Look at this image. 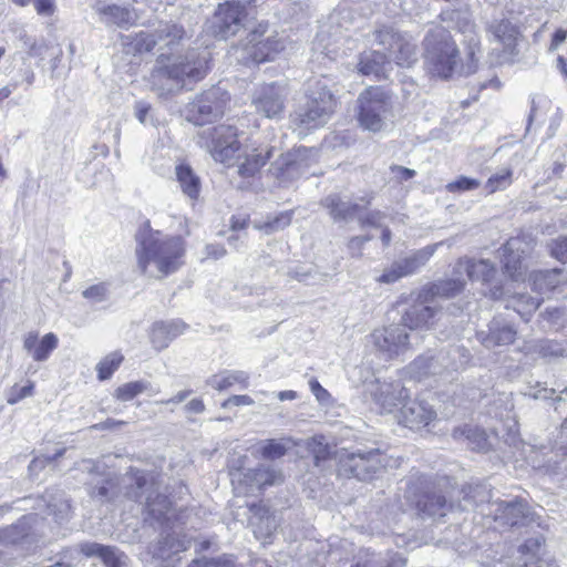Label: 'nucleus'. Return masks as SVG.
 <instances>
[{
  "mask_svg": "<svg viewBox=\"0 0 567 567\" xmlns=\"http://www.w3.org/2000/svg\"><path fill=\"white\" fill-rule=\"evenodd\" d=\"M186 39L183 25L175 22H162L154 32H140L135 38V49L151 52L156 47L161 54L151 72L153 90L164 95L185 86L186 80L199 81L208 71L209 53L204 50H188L184 55L174 56L164 52L174 50Z\"/></svg>",
  "mask_w": 567,
  "mask_h": 567,
  "instance_id": "nucleus-1",
  "label": "nucleus"
},
{
  "mask_svg": "<svg viewBox=\"0 0 567 567\" xmlns=\"http://www.w3.org/2000/svg\"><path fill=\"white\" fill-rule=\"evenodd\" d=\"M136 239L137 262L143 274L162 278L182 266L184 244L181 237H162L158 231L143 229Z\"/></svg>",
  "mask_w": 567,
  "mask_h": 567,
  "instance_id": "nucleus-2",
  "label": "nucleus"
},
{
  "mask_svg": "<svg viewBox=\"0 0 567 567\" xmlns=\"http://www.w3.org/2000/svg\"><path fill=\"white\" fill-rule=\"evenodd\" d=\"M125 496L142 506L145 523L165 529L174 528L175 509L166 495L161 494L151 474L131 468L124 476Z\"/></svg>",
  "mask_w": 567,
  "mask_h": 567,
  "instance_id": "nucleus-3",
  "label": "nucleus"
},
{
  "mask_svg": "<svg viewBox=\"0 0 567 567\" xmlns=\"http://www.w3.org/2000/svg\"><path fill=\"white\" fill-rule=\"evenodd\" d=\"M424 60L427 71L442 79H449L458 63V49L450 32L435 25L430 29L423 41Z\"/></svg>",
  "mask_w": 567,
  "mask_h": 567,
  "instance_id": "nucleus-4",
  "label": "nucleus"
},
{
  "mask_svg": "<svg viewBox=\"0 0 567 567\" xmlns=\"http://www.w3.org/2000/svg\"><path fill=\"white\" fill-rule=\"evenodd\" d=\"M305 107L292 115L291 122L299 128L312 130L324 125L336 107V99L329 91L326 81L310 80L307 89Z\"/></svg>",
  "mask_w": 567,
  "mask_h": 567,
  "instance_id": "nucleus-5",
  "label": "nucleus"
},
{
  "mask_svg": "<svg viewBox=\"0 0 567 567\" xmlns=\"http://www.w3.org/2000/svg\"><path fill=\"white\" fill-rule=\"evenodd\" d=\"M357 104L360 127L373 133L386 128L393 109L391 95L386 91L380 86H370L359 94Z\"/></svg>",
  "mask_w": 567,
  "mask_h": 567,
  "instance_id": "nucleus-6",
  "label": "nucleus"
},
{
  "mask_svg": "<svg viewBox=\"0 0 567 567\" xmlns=\"http://www.w3.org/2000/svg\"><path fill=\"white\" fill-rule=\"evenodd\" d=\"M339 474L355 477L359 481H369L378 475L388 464L385 454L379 449H357L342 451L338 456Z\"/></svg>",
  "mask_w": 567,
  "mask_h": 567,
  "instance_id": "nucleus-7",
  "label": "nucleus"
},
{
  "mask_svg": "<svg viewBox=\"0 0 567 567\" xmlns=\"http://www.w3.org/2000/svg\"><path fill=\"white\" fill-rule=\"evenodd\" d=\"M247 0H228L219 3L207 22V32L215 38L227 40L247 25Z\"/></svg>",
  "mask_w": 567,
  "mask_h": 567,
  "instance_id": "nucleus-8",
  "label": "nucleus"
},
{
  "mask_svg": "<svg viewBox=\"0 0 567 567\" xmlns=\"http://www.w3.org/2000/svg\"><path fill=\"white\" fill-rule=\"evenodd\" d=\"M229 100L224 89L213 86L187 105V118L196 125L209 123L224 114Z\"/></svg>",
  "mask_w": 567,
  "mask_h": 567,
  "instance_id": "nucleus-9",
  "label": "nucleus"
},
{
  "mask_svg": "<svg viewBox=\"0 0 567 567\" xmlns=\"http://www.w3.org/2000/svg\"><path fill=\"white\" fill-rule=\"evenodd\" d=\"M268 23H259L247 37L245 51L254 63L272 60L285 49V40L276 32L268 33Z\"/></svg>",
  "mask_w": 567,
  "mask_h": 567,
  "instance_id": "nucleus-10",
  "label": "nucleus"
},
{
  "mask_svg": "<svg viewBox=\"0 0 567 567\" xmlns=\"http://www.w3.org/2000/svg\"><path fill=\"white\" fill-rule=\"evenodd\" d=\"M373 35L379 45L390 51L398 65L410 68L416 62V44L410 38L395 32L391 27H382Z\"/></svg>",
  "mask_w": 567,
  "mask_h": 567,
  "instance_id": "nucleus-11",
  "label": "nucleus"
},
{
  "mask_svg": "<svg viewBox=\"0 0 567 567\" xmlns=\"http://www.w3.org/2000/svg\"><path fill=\"white\" fill-rule=\"evenodd\" d=\"M371 343L385 360H392L410 349L409 334L402 324L377 329L370 334Z\"/></svg>",
  "mask_w": 567,
  "mask_h": 567,
  "instance_id": "nucleus-12",
  "label": "nucleus"
},
{
  "mask_svg": "<svg viewBox=\"0 0 567 567\" xmlns=\"http://www.w3.org/2000/svg\"><path fill=\"white\" fill-rule=\"evenodd\" d=\"M456 369L457 365L451 360V352L441 350L436 353L427 352L419 355L406 367V372L412 379L421 381Z\"/></svg>",
  "mask_w": 567,
  "mask_h": 567,
  "instance_id": "nucleus-13",
  "label": "nucleus"
},
{
  "mask_svg": "<svg viewBox=\"0 0 567 567\" xmlns=\"http://www.w3.org/2000/svg\"><path fill=\"white\" fill-rule=\"evenodd\" d=\"M287 92L284 85L270 83L261 85L252 96V105L258 114L267 118H280L285 112Z\"/></svg>",
  "mask_w": 567,
  "mask_h": 567,
  "instance_id": "nucleus-14",
  "label": "nucleus"
},
{
  "mask_svg": "<svg viewBox=\"0 0 567 567\" xmlns=\"http://www.w3.org/2000/svg\"><path fill=\"white\" fill-rule=\"evenodd\" d=\"M210 154L215 161L229 164L240 151L238 130L231 125H218L210 133Z\"/></svg>",
  "mask_w": 567,
  "mask_h": 567,
  "instance_id": "nucleus-15",
  "label": "nucleus"
},
{
  "mask_svg": "<svg viewBox=\"0 0 567 567\" xmlns=\"http://www.w3.org/2000/svg\"><path fill=\"white\" fill-rule=\"evenodd\" d=\"M460 269H464L467 276L472 280H481L483 284L488 286L485 290V295L492 299H501L505 297L506 292L503 285L495 280L496 269L493 264L488 260H467L465 264L460 262L457 265Z\"/></svg>",
  "mask_w": 567,
  "mask_h": 567,
  "instance_id": "nucleus-16",
  "label": "nucleus"
},
{
  "mask_svg": "<svg viewBox=\"0 0 567 567\" xmlns=\"http://www.w3.org/2000/svg\"><path fill=\"white\" fill-rule=\"evenodd\" d=\"M488 515L507 526L525 525L534 519L528 505L522 501L495 502L488 506Z\"/></svg>",
  "mask_w": 567,
  "mask_h": 567,
  "instance_id": "nucleus-17",
  "label": "nucleus"
},
{
  "mask_svg": "<svg viewBox=\"0 0 567 567\" xmlns=\"http://www.w3.org/2000/svg\"><path fill=\"white\" fill-rule=\"evenodd\" d=\"M373 402L381 413L393 412L409 398V392L401 381L377 382L370 390Z\"/></svg>",
  "mask_w": 567,
  "mask_h": 567,
  "instance_id": "nucleus-18",
  "label": "nucleus"
},
{
  "mask_svg": "<svg viewBox=\"0 0 567 567\" xmlns=\"http://www.w3.org/2000/svg\"><path fill=\"white\" fill-rule=\"evenodd\" d=\"M429 301L419 295L416 302L403 313L401 324L410 330L431 329L440 319L442 311L436 307L426 305Z\"/></svg>",
  "mask_w": 567,
  "mask_h": 567,
  "instance_id": "nucleus-19",
  "label": "nucleus"
},
{
  "mask_svg": "<svg viewBox=\"0 0 567 567\" xmlns=\"http://www.w3.org/2000/svg\"><path fill=\"white\" fill-rule=\"evenodd\" d=\"M436 417L433 408L423 400H410L400 410L399 422L411 430H420Z\"/></svg>",
  "mask_w": 567,
  "mask_h": 567,
  "instance_id": "nucleus-20",
  "label": "nucleus"
},
{
  "mask_svg": "<svg viewBox=\"0 0 567 567\" xmlns=\"http://www.w3.org/2000/svg\"><path fill=\"white\" fill-rule=\"evenodd\" d=\"M516 336L515 327L502 318H494L487 330L476 333L477 340L487 349L512 344Z\"/></svg>",
  "mask_w": 567,
  "mask_h": 567,
  "instance_id": "nucleus-21",
  "label": "nucleus"
},
{
  "mask_svg": "<svg viewBox=\"0 0 567 567\" xmlns=\"http://www.w3.org/2000/svg\"><path fill=\"white\" fill-rule=\"evenodd\" d=\"M320 205L328 212L334 223H348L355 218L361 205L352 203L339 193H331L320 200Z\"/></svg>",
  "mask_w": 567,
  "mask_h": 567,
  "instance_id": "nucleus-22",
  "label": "nucleus"
},
{
  "mask_svg": "<svg viewBox=\"0 0 567 567\" xmlns=\"http://www.w3.org/2000/svg\"><path fill=\"white\" fill-rule=\"evenodd\" d=\"M190 547V539L176 530L163 532L161 538L148 546V551L154 558L166 560L173 555Z\"/></svg>",
  "mask_w": 567,
  "mask_h": 567,
  "instance_id": "nucleus-23",
  "label": "nucleus"
},
{
  "mask_svg": "<svg viewBox=\"0 0 567 567\" xmlns=\"http://www.w3.org/2000/svg\"><path fill=\"white\" fill-rule=\"evenodd\" d=\"M451 19L456 22L457 30L461 33H463L468 41V55L471 62L466 66H462V72L467 75L475 71L477 62L475 53L476 51H480V42L478 39L476 38L475 24L472 20L471 14L466 12H453Z\"/></svg>",
  "mask_w": 567,
  "mask_h": 567,
  "instance_id": "nucleus-24",
  "label": "nucleus"
},
{
  "mask_svg": "<svg viewBox=\"0 0 567 567\" xmlns=\"http://www.w3.org/2000/svg\"><path fill=\"white\" fill-rule=\"evenodd\" d=\"M520 246L522 240L519 238H511L501 248L504 271L513 281L525 279L522 266V254L524 251L520 250Z\"/></svg>",
  "mask_w": 567,
  "mask_h": 567,
  "instance_id": "nucleus-25",
  "label": "nucleus"
},
{
  "mask_svg": "<svg viewBox=\"0 0 567 567\" xmlns=\"http://www.w3.org/2000/svg\"><path fill=\"white\" fill-rule=\"evenodd\" d=\"M59 343L58 337L53 332L44 334L39 339L38 332H29L23 339V349L34 361H47Z\"/></svg>",
  "mask_w": 567,
  "mask_h": 567,
  "instance_id": "nucleus-26",
  "label": "nucleus"
},
{
  "mask_svg": "<svg viewBox=\"0 0 567 567\" xmlns=\"http://www.w3.org/2000/svg\"><path fill=\"white\" fill-rule=\"evenodd\" d=\"M275 152L276 147L268 145H260L250 152H246L243 161L238 164V174L241 177L255 176L267 161L274 158Z\"/></svg>",
  "mask_w": 567,
  "mask_h": 567,
  "instance_id": "nucleus-27",
  "label": "nucleus"
},
{
  "mask_svg": "<svg viewBox=\"0 0 567 567\" xmlns=\"http://www.w3.org/2000/svg\"><path fill=\"white\" fill-rule=\"evenodd\" d=\"M528 281L532 289L540 295L554 291L561 285L567 284L564 269L554 268L550 270H535L529 274Z\"/></svg>",
  "mask_w": 567,
  "mask_h": 567,
  "instance_id": "nucleus-28",
  "label": "nucleus"
},
{
  "mask_svg": "<svg viewBox=\"0 0 567 567\" xmlns=\"http://www.w3.org/2000/svg\"><path fill=\"white\" fill-rule=\"evenodd\" d=\"M390 66L389 58L380 51H367L360 54L358 70L363 75H372L378 80L386 79Z\"/></svg>",
  "mask_w": 567,
  "mask_h": 567,
  "instance_id": "nucleus-29",
  "label": "nucleus"
},
{
  "mask_svg": "<svg viewBox=\"0 0 567 567\" xmlns=\"http://www.w3.org/2000/svg\"><path fill=\"white\" fill-rule=\"evenodd\" d=\"M492 40L502 44L508 55L515 54L518 30L508 20H495L487 25Z\"/></svg>",
  "mask_w": 567,
  "mask_h": 567,
  "instance_id": "nucleus-30",
  "label": "nucleus"
},
{
  "mask_svg": "<svg viewBox=\"0 0 567 567\" xmlns=\"http://www.w3.org/2000/svg\"><path fill=\"white\" fill-rule=\"evenodd\" d=\"M276 159L270 163L269 173L278 181L279 185L287 184L299 174V164L292 154H284L276 148Z\"/></svg>",
  "mask_w": 567,
  "mask_h": 567,
  "instance_id": "nucleus-31",
  "label": "nucleus"
},
{
  "mask_svg": "<svg viewBox=\"0 0 567 567\" xmlns=\"http://www.w3.org/2000/svg\"><path fill=\"white\" fill-rule=\"evenodd\" d=\"M82 553L89 557L101 558L106 567H126L127 556L112 546L89 543L82 546Z\"/></svg>",
  "mask_w": 567,
  "mask_h": 567,
  "instance_id": "nucleus-32",
  "label": "nucleus"
},
{
  "mask_svg": "<svg viewBox=\"0 0 567 567\" xmlns=\"http://www.w3.org/2000/svg\"><path fill=\"white\" fill-rule=\"evenodd\" d=\"M185 329L186 324L181 320L158 321L153 324L151 340L155 348L164 349Z\"/></svg>",
  "mask_w": 567,
  "mask_h": 567,
  "instance_id": "nucleus-33",
  "label": "nucleus"
},
{
  "mask_svg": "<svg viewBox=\"0 0 567 567\" xmlns=\"http://www.w3.org/2000/svg\"><path fill=\"white\" fill-rule=\"evenodd\" d=\"M543 545L542 536L529 538L520 545L518 548L523 558L520 567H558L554 559H544L538 556Z\"/></svg>",
  "mask_w": 567,
  "mask_h": 567,
  "instance_id": "nucleus-34",
  "label": "nucleus"
},
{
  "mask_svg": "<svg viewBox=\"0 0 567 567\" xmlns=\"http://www.w3.org/2000/svg\"><path fill=\"white\" fill-rule=\"evenodd\" d=\"M96 13L101 17V20L106 24H115L120 28H128L134 23V13L125 8L116 4L99 6L96 7Z\"/></svg>",
  "mask_w": 567,
  "mask_h": 567,
  "instance_id": "nucleus-35",
  "label": "nucleus"
},
{
  "mask_svg": "<svg viewBox=\"0 0 567 567\" xmlns=\"http://www.w3.org/2000/svg\"><path fill=\"white\" fill-rule=\"evenodd\" d=\"M465 282L460 278L441 280L420 291L421 298L430 300L434 297L451 298L458 295L464 289Z\"/></svg>",
  "mask_w": 567,
  "mask_h": 567,
  "instance_id": "nucleus-36",
  "label": "nucleus"
},
{
  "mask_svg": "<svg viewBox=\"0 0 567 567\" xmlns=\"http://www.w3.org/2000/svg\"><path fill=\"white\" fill-rule=\"evenodd\" d=\"M177 182L182 192L192 200H196L200 194V178L187 164H179L175 168Z\"/></svg>",
  "mask_w": 567,
  "mask_h": 567,
  "instance_id": "nucleus-37",
  "label": "nucleus"
},
{
  "mask_svg": "<svg viewBox=\"0 0 567 567\" xmlns=\"http://www.w3.org/2000/svg\"><path fill=\"white\" fill-rule=\"evenodd\" d=\"M248 379V374L244 371L225 370L212 375L207 380V384L217 391H225L236 384H239L240 389H247Z\"/></svg>",
  "mask_w": 567,
  "mask_h": 567,
  "instance_id": "nucleus-38",
  "label": "nucleus"
},
{
  "mask_svg": "<svg viewBox=\"0 0 567 567\" xmlns=\"http://www.w3.org/2000/svg\"><path fill=\"white\" fill-rule=\"evenodd\" d=\"M545 456L544 465L547 471L559 473L567 470V440L563 435L555 441L548 449V452H543Z\"/></svg>",
  "mask_w": 567,
  "mask_h": 567,
  "instance_id": "nucleus-39",
  "label": "nucleus"
},
{
  "mask_svg": "<svg viewBox=\"0 0 567 567\" xmlns=\"http://www.w3.org/2000/svg\"><path fill=\"white\" fill-rule=\"evenodd\" d=\"M442 244L443 243L440 241L427 245L419 250L413 251L405 258L400 259L406 277L417 272L422 267H424Z\"/></svg>",
  "mask_w": 567,
  "mask_h": 567,
  "instance_id": "nucleus-40",
  "label": "nucleus"
},
{
  "mask_svg": "<svg viewBox=\"0 0 567 567\" xmlns=\"http://www.w3.org/2000/svg\"><path fill=\"white\" fill-rule=\"evenodd\" d=\"M416 506L420 513L430 517H444L453 508V504H447L444 496L435 493L424 494Z\"/></svg>",
  "mask_w": 567,
  "mask_h": 567,
  "instance_id": "nucleus-41",
  "label": "nucleus"
},
{
  "mask_svg": "<svg viewBox=\"0 0 567 567\" xmlns=\"http://www.w3.org/2000/svg\"><path fill=\"white\" fill-rule=\"evenodd\" d=\"M455 440L464 439L473 451H486L488 449V440L484 430L476 426L464 425L453 431Z\"/></svg>",
  "mask_w": 567,
  "mask_h": 567,
  "instance_id": "nucleus-42",
  "label": "nucleus"
},
{
  "mask_svg": "<svg viewBox=\"0 0 567 567\" xmlns=\"http://www.w3.org/2000/svg\"><path fill=\"white\" fill-rule=\"evenodd\" d=\"M45 506L48 515L54 517L56 522L63 520L66 518L70 512V503L64 498L63 493H58L56 495L45 494L40 498V504L37 508H41Z\"/></svg>",
  "mask_w": 567,
  "mask_h": 567,
  "instance_id": "nucleus-43",
  "label": "nucleus"
},
{
  "mask_svg": "<svg viewBox=\"0 0 567 567\" xmlns=\"http://www.w3.org/2000/svg\"><path fill=\"white\" fill-rule=\"evenodd\" d=\"M248 477L259 487L277 485L284 482L282 473L268 465H259L251 470Z\"/></svg>",
  "mask_w": 567,
  "mask_h": 567,
  "instance_id": "nucleus-44",
  "label": "nucleus"
},
{
  "mask_svg": "<svg viewBox=\"0 0 567 567\" xmlns=\"http://www.w3.org/2000/svg\"><path fill=\"white\" fill-rule=\"evenodd\" d=\"M542 299L530 297L525 293L515 295L511 298L507 308H513L525 321L538 309Z\"/></svg>",
  "mask_w": 567,
  "mask_h": 567,
  "instance_id": "nucleus-45",
  "label": "nucleus"
},
{
  "mask_svg": "<svg viewBox=\"0 0 567 567\" xmlns=\"http://www.w3.org/2000/svg\"><path fill=\"white\" fill-rule=\"evenodd\" d=\"M370 567H406V559L399 553H371Z\"/></svg>",
  "mask_w": 567,
  "mask_h": 567,
  "instance_id": "nucleus-46",
  "label": "nucleus"
},
{
  "mask_svg": "<svg viewBox=\"0 0 567 567\" xmlns=\"http://www.w3.org/2000/svg\"><path fill=\"white\" fill-rule=\"evenodd\" d=\"M150 388H151V383L145 380L127 382V383L120 385L115 390L114 398L116 400L123 401V402L131 401L135 396L147 391Z\"/></svg>",
  "mask_w": 567,
  "mask_h": 567,
  "instance_id": "nucleus-47",
  "label": "nucleus"
},
{
  "mask_svg": "<svg viewBox=\"0 0 567 567\" xmlns=\"http://www.w3.org/2000/svg\"><path fill=\"white\" fill-rule=\"evenodd\" d=\"M124 357L115 351L104 357L96 365L97 378L101 381L107 380L118 369Z\"/></svg>",
  "mask_w": 567,
  "mask_h": 567,
  "instance_id": "nucleus-48",
  "label": "nucleus"
},
{
  "mask_svg": "<svg viewBox=\"0 0 567 567\" xmlns=\"http://www.w3.org/2000/svg\"><path fill=\"white\" fill-rule=\"evenodd\" d=\"M290 442V439H284L281 441L266 440L260 447V454L267 460L280 458L287 453L289 449L288 443Z\"/></svg>",
  "mask_w": 567,
  "mask_h": 567,
  "instance_id": "nucleus-49",
  "label": "nucleus"
},
{
  "mask_svg": "<svg viewBox=\"0 0 567 567\" xmlns=\"http://www.w3.org/2000/svg\"><path fill=\"white\" fill-rule=\"evenodd\" d=\"M290 223L291 215L289 213H281L277 216L268 217L262 224H256V228L269 235L285 229Z\"/></svg>",
  "mask_w": 567,
  "mask_h": 567,
  "instance_id": "nucleus-50",
  "label": "nucleus"
},
{
  "mask_svg": "<svg viewBox=\"0 0 567 567\" xmlns=\"http://www.w3.org/2000/svg\"><path fill=\"white\" fill-rule=\"evenodd\" d=\"M308 450L312 453L316 465L319 466L321 461H326L331 455V446L324 442L323 436H315L307 443Z\"/></svg>",
  "mask_w": 567,
  "mask_h": 567,
  "instance_id": "nucleus-51",
  "label": "nucleus"
},
{
  "mask_svg": "<svg viewBox=\"0 0 567 567\" xmlns=\"http://www.w3.org/2000/svg\"><path fill=\"white\" fill-rule=\"evenodd\" d=\"M406 277L400 260L394 261L390 267L385 268L377 281L380 284H394L401 278Z\"/></svg>",
  "mask_w": 567,
  "mask_h": 567,
  "instance_id": "nucleus-52",
  "label": "nucleus"
},
{
  "mask_svg": "<svg viewBox=\"0 0 567 567\" xmlns=\"http://www.w3.org/2000/svg\"><path fill=\"white\" fill-rule=\"evenodd\" d=\"M82 296L93 303L103 302L109 297V287L105 282H100L83 290Z\"/></svg>",
  "mask_w": 567,
  "mask_h": 567,
  "instance_id": "nucleus-53",
  "label": "nucleus"
},
{
  "mask_svg": "<svg viewBox=\"0 0 567 567\" xmlns=\"http://www.w3.org/2000/svg\"><path fill=\"white\" fill-rule=\"evenodd\" d=\"M511 176L512 172L509 169H504L501 173L491 176L485 187L488 193H495L498 189H503L511 184Z\"/></svg>",
  "mask_w": 567,
  "mask_h": 567,
  "instance_id": "nucleus-54",
  "label": "nucleus"
},
{
  "mask_svg": "<svg viewBox=\"0 0 567 567\" xmlns=\"http://www.w3.org/2000/svg\"><path fill=\"white\" fill-rule=\"evenodd\" d=\"M547 246L551 257L560 262H567V237L559 236L548 243Z\"/></svg>",
  "mask_w": 567,
  "mask_h": 567,
  "instance_id": "nucleus-55",
  "label": "nucleus"
},
{
  "mask_svg": "<svg viewBox=\"0 0 567 567\" xmlns=\"http://www.w3.org/2000/svg\"><path fill=\"white\" fill-rule=\"evenodd\" d=\"M33 383L29 382L27 385L19 386L18 384H14L7 395V402L8 404H17L21 400L31 396L33 394Z\"/></svg>",
  "mask_w": 567,
  "mask_h": 567,
  "instance_id": "nucleus-56",
  "label": "nucleus"
},
{
  "mask_svg": "<svg viewBox=\"0 0 567 567\" xmlns=\"http://www.w3.org/2000/svg\"><path fill=\"white\" fill-rule=\"evenodd\" d=\"M363 207L361 206V209L359 214L355 216V218L359 220L360 225L362 227L364 226H372V227H380L381 220L384 217V214L380 210H371L365 214H363Z\"/></svg>",
  "mask_w": 567,
  "mask_h": 567,
  "instance_id": "nucleus-57",
  "label": "nucleus"
},
{
  "mask_svg": "<svg viewBox=\"0 0 567 567\" xmlns=\"http://www.w3.org/2000/svg\"><path fill=\"white\" fill-rule=\"evenodd\" d=\"M480 186V182L475 178H470L466 176H461L455 182L449 183L446 185V189L451 193L453 192H465L472 190Z\"/></svg>",
  "mask_w": 567,
  "mask_h": 567,
  "instance_id": "nucleus-58",
  "label": "nucleus"
},
{
  "mask_svg": "<svg viewBox=\"0 0 567 567\" xmlns=\"http://www.w3.org/2000/svg\"><path fill=\"white\" fill-rule=\"evenodd\" d=\"M259 523L252 522V525H255V534L260 535L262 537H268L272 534V532L276 529V520L274 517L267 515V516H260Z\"/></svg>",
  "mask_w": 567,
  "mask_h": 567,
  "instance_id": "nucleus-59",
  "label": "nucleus"
},
{
  "mask_svg": "<svg viewBox=\"0 0 567 567\" xmlns=\"http://www.w3.org/2000/svg\"><path fill=\"white\" fill-rule=\"evenodd\" d=\"M33 6L38 14L50 17L55 11L54 0H33Z\"/></svg>",
  "mask_w": 567,
  "mask_h": 567,
  "instance_id": "nucleus-60",
  "label": "nucleus"
},
{
  "mask_svg": "<svg viewBox=\"0 0 567 567\" xmlns=\"http://www.w3.org/2000/svg\"><path fill=\"white\" fill-rule=\"evenodd\" d=\"M254 403L255 401L249 395H233L221 403V408L228 409L230 406L252 405Z\"/></svg>",
  "mask_w": 567,
  "mask_h": 567,
  "instance_id": "nucleus-61",
  "label": "nucleus"
},
{
  "mask_svg": "<svg viewBox=\"0 0 567 567\" xmlns=\"http://www.w3.org/2000/svg\"><path fill=\"white\" fill-rule=\"evenodd\" d=\"M205 567H235L231 555H223L212 559H203Z\"/></svg>",
  "mask_w": 567,
  "mask_h": 567,
  "instance_id": "nucleus-62",
  "label": "nucleus"
},
{
  "mask_svg": "<svg viewBox=\"0 0 567 567\" xmlns=\"http://www.w3.org/2000/svg\"><path fill=\"white\" fill-rule=\"evenodd\" d=\"M371 240L370 236H354L348 243V248L352 256H360L361 249L365 243Z\"/></svg>",
  "mask_w": 567,
  "mask_h": 567,
  "instance_id": "nucleus-63",
  "label": "nucleus"
},
{
  "mask_svg": "<svg viewBox=\"0 0 567 567\" xmlns=\"http://www.w3.org/2000/svg\"><path fill=\"white\" fill-rule=\"evenodd\" d=\"M309 385L311 392L317 398V400L324 402L330 398L329 392L324 388H322L321 384L316 379H311L309 381Z\"/></svg>",
  "mask_w": 567,
  "mask_h": 567,
  "instance_id": "nucleus-64",
  "label": "nucleus"
}]
</instances>
